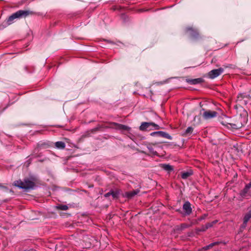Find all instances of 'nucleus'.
I'll use <instances>...</instances> for the list:
<instances>
[{"instance_id":"obj_29","label":"nucleus","mask_w":251,"mask_h":251,"mask_svg":"<svg viewBox=\"0 0 251 251\" xmlns=\"http://www.w3.org/2000/svg\"><path fill=\"white\" fill-rule=\"evenodd\" d=\"M0 188H2L4 190H8V188L3 185H2L0 183Z\"/></svg>"},{"instance_id":"obj_2","label":"nucleus","mask_w":251,"mask_h":251,"mask_svg":"<svg viewBox=\"0 0 251 251\" xmlns=\"http://www.w3.org/2000/svg\"><path fill=\"white\" fill-rule=\"evenodd\" d=\"M246 115V112L244 111V113H243V116H242L241 114L240 116H236L232 122L226 123L227 126L229 127L228 126L229 125L231 128L233 129L240 128L247 122Z\"/></svg>"},{"instance_id":"obj_22","label":"nucleus","mask_w":251,"mask_h":251,"mask_svg":"<svg viewBox=\"0 0 251 251\" xmlns=\"http://www.w3.org/2000/svg\"><path fill=\"white\" fill-rule=\"evenodd\" d=\"M111 196L113 199H117L119 196V192L117 191H114L111 190Z\"/></svg>"},{"instance_id":"obj_26","label":"nucleus","mask_w":251,"mask_h":251,"mask_svg":"<svg viewBox=\"0 0 251 251\" xmlns=\"http://www.w3.org/2000/svg\"><path fill=\"white\" fill-rule=\"evenodd\" d=\"M188 227H189V226L187 224H182L181 225V227L182 229H184L185 228H187Z\"/></svg>"},{"instance_id":"obj_33","label":"nucleus","mask_w":251,"mask_h":251,"mask_svg":"<svg viewBox=\"0 0 251 251\" xmlns=\"http://www.w3.org/2000/svg\"><path fill=\"white\" fill-rule=\"evenodd\" d=\"M106 42L110 43H113L112 41H106Z\"/></svg>"},{"instance_id":"obj_14","label":"nucleus","mask_w":251,"mask_h":251,"mask_svg":"<svg viewBox=\"0 0 251 251\" xmlns=\"http://www.w3.org/2000/svg\"><path fill=\"white\" fill-rule=\"evenodd\" d=\"M112 125H114V126H116V128L118 129H121V130H128V129H129V127L126 126H125V125H122V124H118V123H112L111 124Z\"/></svg>"},{"instance_id":"obj_5","label":"nucleus","mask_w":251,"mask_h":251,"mask_svg":"<svg viewBox=\"0 0 251 251\" xmlns=\"http://www.w3.org/2000/svg\"><path fill=\"white\" fill-rule=\"evenodd\" d=\"M224 70L223 68L212 70L208 73V77L212 79H214L221 75L223 73Z\"/></svg>"},{"instance_id":"obj_1","label":"nucleus","mask_w":251,"mask_h":251,"mask_svg":"<svg viewBox=\"0 0 251 251\" xmlns=\"http://www.w3.org/2000/svg\"><path fill=\"white\" fill-rule=\"evenodd\" d=\"M36 181V178L32 177L30 178H25L24 181H22L21 179L15 181L13 185L27 191L34 188Z\"/></svg>"},{"instance_id":"obj_6","label":"nucleus","mask_w":251,"mask_h":251,"mask_svg":"<svg viewBox=\"0 0 251 251\" xmlns=\"http://www.w3.org/2000/svg\"><path fill=\"white\" fill-rule=\"evenodd\" d=\"M217 112L214 111H204L202 114L203 118L205 120H208L216 117L217 116Z\"/></svg>"},{"instance_id":"obj_17","label":"nucleus","mask_w":251,"mask_h":251,"mask_svg":"<svg viewBox=\"0 0 251 251\" xmlns=\"http://www.w3.org/2000/svg\"><path fill=\"white\" fill-rule=\"evenodd\" d=\"M161 167L164 170H165L167 171H168V172L172 171L174 169L173 167L169 164H161Z\"/></svg>"},{"instance_id":"obj_23","label":"nucleus","mask_w":251,"mask_h":251,"mask_svg":"<svg viewBox=\"0 0 251 251\" xmlns=\"http://www.w3.org/2000/svg\"><path fill=\"white\" fill-rule=\"evenodd\" d=\"M216 223V221H213L212 223H207L204 226H205V229H208V228L209 227H211L213 226V224H215Z\"/></svg>"},{"instance_id":"obj_21","label":"nucleus","mask_w":251,"mask_h":251,"mask_svg":"<svg viewBox=\"0 0 251 251\" xmlns=\"http://www.w3.org/2000/svg\"><path fill=\"white\" fill-rule=\"evenodd\" d=\"M218 244V242H214V243H211L210 244H209L208 246H206L204 247L203 248V249L204 250H207L212 248L213 246H214L215 245H217Z\"/></svg>"},{"instance_id":"obj_19","label":"nucleus","mask_w":251,"mask_h":251,"mask_svg":"<svg viewBox=\"0 0 251 251\" xmlns=\"http://www.w3.org/2000/svg\"><path fill=\"white\" fill-rule=\"evenodd\" d=\"M191 175H192V173H191L190 172H184L181 175V177L183 179H186L189 176H190Z\"/></svg>"},{"instance_id":"obj_10","label":"nucleus","mask_w":251,"mask_h":251,"mask_svg":"<svg viewBox=\"0 0 251 251\" xmlns=\"http://www.w3.org/2000/svg\"><path fill=\"white\" fill-rule=\"evenodd\" d=\"M186 81L190 84L195 85L203 83L204 82V80L202 78H198L195 79L187 78L186 79Z\"/></svg>"},{"instance_id":"obj_16","label":"nucleus","mask_w":251,"mask_h":251,"mask_svg":"<svg viewBox=\"0 0 251 251\" xmlns=\"http://www.w3.org/2000/svg\"><path fill=\"white\" fill-rule=\"evenodd\" d=\"M55 146L57 149H64L66 147V145L63 142L58 141L55 143Z\"/></svg>"},{"instance_id":"obj_18","label":"nucleus","mask_w":251,"mask_h":251,"mask_svg":"<svg viewBox=\"0 0 251 251\" xmlns=\"http://www.w3.org/2000/svg\"><path fill=\"white\" fill-rule=\"evenodd\" d=\"M193 131V128L191 126H189L186 129L184 134L185 136H186L188 134H190L192 133Z\"/></svg>"},{"instance_id":"obj_8","label":"nucleus","mask_w":251,"mask_h":251,"mask_svg":"<svg viewBox=\"0 0 251 251\" xmlns=\"http://www.w3.org/2000/svg\"><path fill=\"white\" fill-rule=\"evenodd\" d=\"M187 31L189 32V34L190 36L193 39H197L199 36V33L198 30L196 29H194L191 27H187Z\"/></svg>"},{"instance_id":"obj_31","label":"nucleus","mask_w":251,"mask_h":251,"mask_svg":"<svg viewBox=\"0 0 251 251\" xmlns=\"http://www.w3.org/2000/svg\"><path fill=\"white\" fill-rule=\"evenodd\" d=\"M206 230V229H205L204 226H201V228L199 230L200 231H204Z\"/></svg>"},{"instance_id":"obj_4","label":"nucleus","mask_w":251,"mask_h":251,"mask_svg":"<svg viewBox=\"0 0 251 251\" xmlns=\"http://www.w3.org/2000/svg\"><path fill=\"white\" fill-rule=\"evenodd\" d=\"M151 126L154 127V129L158 130L161 127L158 125L152 122H144L142 123L139 127L141 130L144 131L147 130Z\"/></svg>"},{"instance_id":"obj_12","label":"nucleus","mask_w":251,"mask_h":251,"mask_svg":"<svg viewBox=\"0 0 251 251\" xmlns=\"http://www.w3.org/2000/svg\"><path fill=\"white\" fill-rule=\"evenodd\" d=\"M251 219V208L249 209L248 212L245 214L243 218V225L245 227L247 225V223Z\"/></svg>"},{"instance_id":"obj_32","label":"nucleus","mask_w":251,"mask_h":251,"mask_svg":"<svg viewBox=\"0 0 251 251\" xmlns=\"http://www.w3.org/2000/svg\"><path fill=\"white\" fill-rule=\"evenodd\" d=\"M147 10H145L144 9H140L138 10L139 12H140L145 11H147Z\"/></svg>"},{"instance_id":"obj_27","label":"nucleus","mask_w":251,"mask_h":251,"mask_svg":"<svg viewBox=\"0 0 251 251\" xmlns=\"http://www.w3.org/2000/svg\"><path fill=\"white\" fill-rule=\"evenodd\" d=\"M159 131L153 132L151 133V136H155V135L158 136L159 135Z\"/></svg>"},{"instance_id":"obj_9","label":"nucleus","mask_w":251,"mask_h":251,"mask_svg":"<svg viewBox=\"0 0 251 251\" xmlns=\"http://www.w3.org/2000/svg\"><path fill=\"white\" fill-rule=\"evenodd\" d=\"M182 208L186 215H189L192 213L191 203L189 201H186L183 204Z\"/></svg>"},{"instance_id":"obj_13","label":"nucleus","mask_w":251,"mask_h":251,"mask_svg":"<svg viewBox=\"0 0 251 251\" xmlns=\"http://www.w3.org/2000/svg\"><path fill=\"white\" fill-rule=\"evenodd\" d=\"M139 190L136 189L132 191L126 192L124 194V196L128 199H131L134 196L137 195L139 192Z\"/></svg>"},{"instance_id":"obj_15","label":"nucleus","mask_w":251,"mask_h":251,"mask_svg":"<svg viewBox=\"0 0 251 251\" xmlns=\"http://www.w3.org/2000/svg\"><path fill=\"white\" fill-rule=\"evenodd\" d=\"M158 136H161L163 138H167L169 140L172 139V137L171 135H170L168 133H167L165 132H164V131H159Z\"/></svg>"},{"instance_id":"obj_3","label":"nucleus","mask_w":251,"mask_h":251,"mask_svg":"<svg viewBox=\"0 0 251 251\" xmlns=\"http://www.w3.org/2000/svg\"><path fill=\"white\" fill-rule=\"evenodd\" d=\"M32 14V12L28 10H19L9 17L7 19L6 24L7 25H10L13 23L14 19L17 18H25Z\"/></svg>"},{"instance_id":"obj_25","label":"nucleus","mask_w":251,"mask_h":251,"mask_svg":"<svg viewBox=\"0 0 251 251\" xmlns=\"http://www.w3.org/2000/svg\"><path fill=\"white\" fill-rule=\"evenodd\" d=\"M245 191H246L247 190V189H251V181H250V182L249 183H248V184H247L245 187Z\"/></svg>"},{"instance_id":"obj_28","label":"nucleus","mask_w":251,"mask_h":251,"mask_svg":"<svg viewBox=\"0 0 251 251\" xmlns=\"http://www.w3.org/2000/svg\"><path fill=\"white\" fill-rule=\"evenodd\" d=\"M111 195V191H110V192L105 194L104 196V197L105 198H108V197H109Z\"/></svg>"},{"instance_id":"obj_30","label":"nucleus","mask_w":251,"mask_h":251,"mask_svg":"<svg viewBox=\"0 0 251 251\" xmlns=\"http://www.w3.org/2000/svg\"><path fill=\"white\" fill-rule=\"evenodd\" d=\"M206 217V214H204V215H202L201 217L199 219V220L200 221H201V220H202L204 219L205 218V217Z\"/></svg>"},{"instance_id":"obj_7","label":"nucleus","mask_w":251,"mask_h":251,"mask_svg":"<svg viewBox=\"0 0 251 251\" xmlns=\"http://www.w3.org/2000/svg\"><path fill=\"white\" fill-rule=\"evenodd\" d=\"M240 196L243 199H249L251 198V190L250 189H247L245 191V188H244L240 193Z\"/></svg>"},{"instance_id":"obj_24","label":"nucleus","mask_w":251,"mask_h":251,"mask_svg":"<svg viewBox=\"0 0 251 251\" xmlns=\"http://www.w3.org/2000/svg\"><path fill=\"white\" fill-rule=\"evenodd\" d=\"M148 149L149 150L151 153L153 154H155L156 153V152L154 151L153 149L151 147H148Z\"/></svg>"},{"instance_id":"obj_11","label":"nucleus","mask_w":251,"mask_h":251,"mask_svg":"<svg viewBox=\"0 0 251 251\" xmlns=\"http://www.w3.org/2000/svg\"><path fill=\"white\" fill-rule=\"evenodd\" d=\"M244 99H247L248 100L251 102V90L250 91V94L247 95L246 94H240L237 96V100L238 101H242Z\"/></svg>"},{"instance_id":"obj_20","label":"nucleus","mask_w":251,"mask_h":251,"mask_svg":"<svg viewBox=\"0 0 251 251\" xmlns=\"http://www.w3.org/2000/svg\"><path fill=\"white\" fill-rule=\"evenodd\" d=\"M56 208L61 210H67L68 209V206L66 205H59L56 206Z\"/></svg>"}]
</instances>
